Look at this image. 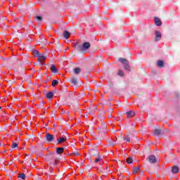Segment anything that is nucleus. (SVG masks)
<instances>
[{
    "instance_id": "f257e3e1",
    "label": "nucleus",
    "mask_w": 180,
    "mask_h": 180,
    "mask_svg": "<svg viewBox=\"0 0 180 180\" xmlns=\"http://www.w3.org/2000/svg\"><path fill=\"white\" fill-rule=\"evenodd\" d=\"M131 139H136V136H134V134L130 132V131H128L127 134L124 136L123 140L127 143H131L133 142Z\"/></svg>"
},
{
    "instance_id": "f03ea898",
    "label": "nucleus",
    "mask_w": 180,
    "mask_h": 180,
    "mask_svg": "<svg viewBox=\"0 0 180 180\" xmlns=\"http://www.w3.org/2000/svg\"><path fill=\"white\" fill-rule=\"evenodd\" d=\"M49 160H54V164L55 165H57V161H58V158H57V155L55 154L54 152H50L49 155L46 156V160L49 161Z\"/></svg>"
},
{
    "instance_id": "7ed1b4c3",
    "label": "nucleus",
    "mask_w": 180,
    "mask_h": 180,
    "mask_svg": "<svg viewBox=\"0 0 180 180\" xmlns=\"http://www.w3.org/2000/svg\"><path fill=\"white\" fill-rule=\"evenodd\" d=\"M118 61L122 63V64L124 65V70H126L127 71H130V66L129 65V62L127 61V59L123 58H120L118 59Z\"/></svg>"
},
{
    "instance_id": "20e7f679",
    "label": "nucleus",
    "mask_w": 180,
    "mask_h": 180,
    "mask_svg": "<svg viewBox=\"0 0 180 180\" xmlns=\"http://www.w3.org/2000/svg\"><path fill=\"white\" fill-rule=\"evenodd\" d=\"M107 129L106 124L103 125V128H99L98 134L99 137L103 139L105 137V134H106Z\"/></svg>"
},
{
    "instance_id": "39448f33",
    "label": "nucleus",
    "mask_w": 180,
    "mask_h": 180,
    "mask_svg": "<svg viewBox=\"0 0 180 180\" xmlns=\"http://www.w3.org/2000/svg\"><path fill=\"white\" fill-rule=\"evenodd\" d=\"M91 47V44L89 42H84L82 46L80 47V51H85V50H88Z\"/></svg>"
},
{
    "instance_id": "423d86ee",
    "label": "nucleus",
    "mask_w": 180,
    "mask_h": 180,
    "mask_svg": "<svg viewBox=\"0 0 180 180\" xmlns=\"http://www.w3.org/2000/svg\"><path fill=\"white\" fill-rule=\"evenodd\" d=\"M146 161H148L150 164H155L157 162V158L155 155H150L147 159Z\"/></svg>"
},
{
    "instance_id": "0eeeda50",
    "label": "nucleus",
    "mask_w": 180,
    "mask_h": 180,
    "mask_svg": "<svg viewBox=\"0 0 180 180\" xmlns=\"http://www.w3.org/2000/svg\"><path fill=\"white\" fill-rule=\"evenodd\" d=\"M46 137V141H48V143H51L53 140H54V135H51L49 133L46 134L45 135Z\"/></svg>"
},
{
    "instance_id": "6e6552de",
    "label": "nucleus",
    "mask_w": 180,
    "mask_h": 180,
    "mask_svg": "<svg viewBox=\"0 0 180 180\" xmlns=\"http://www.w3.org/2000/svg\"><path fill=\"white\" fill-rule=\"evenodd\" d=\"M155 41H160V40H161V37H162L161 32H160V31H155Z\"/></svg>"
},
{
    "instance_id": "1a4fd4ad",
    "label": "nucleus",
    "mask_w": 180,
    "mask_h": 180,
    "mask_svg": "<svg viewBox=\"0 0 180 180\" xmlns=\"http://www.w3.org/2000/svg\"><path fill=\"white\" fill-rule=\"evenodd\" d=\"M153 134H155V136H162V134H164V130L160 129H155L153 131Z\"/></svg>"
},
{
    "instance_id": "9d476101",
    "label": "nucleus",
    "mask_w": 180,
    "mask_h": 180,
    "mask_svg": "<svg viewBox=\"0 0 180 180\" xmlns=\"http://www.w3.org/2000/svg\"><path fill=\"white\" fill-rule=\"evenodd\" d=\"M37 58L39 61L43 62L47 58V56L44 53H40Z\"/></svg>"
},
{
    "instance_id": "9b49d317",
    "label": "nucleus",
    "mask_w": 180,
    "mask_h": 180,
    "mask_svg": "<svg viewBox=\"0 0 180 180\" xmlns=\"http://www.w3.org/2000/svg\"><path fill=\"white\" fill-rule=\"evenodd\" d=\"M51 71L53 74L58 73V69L57 68H56V65L54 64L51 65Z\"/></svg>"
},
{
    "instance_id": "f8f14e48",
    "label": "nucleus",
    "mask_w": 180,
    "mask_h": 180,
    "mask_svg": "<svg viewBox=\"0 0 180 180\" xmlns=\"http://www.w3.org/2000/svg\"><path fill=\"white\" fill-rule=\"evenodd\" d=\"M94 162L96 164H99L100 165H102L103 164V159H102L101 157H98L94 160Z\"/></svg>"
},
{
    "instance_id": "ddd939ff",
    "label": "nucleus",
    "mask_w": 180,
    "mask_h": 180,
    "mask_svg": "<svg viewBox=\"0 0 180 180\" xmlns=\"http://www.w3.org/2000/svg\"><path fill=\"white\" fill-rule=\"evenodd\" d=\"M127 119H130V117H133L134 116H136V112L134 111H129L126 112Z\"/></svg>"
},
{
    "instance_id": "4468645a",
    "label": "nucleus",
    "mask_w": 180,
    "mask_h": 180,
    "mask_svg": "<svg viewBox=\"0 0 180 180\" xmlns=\"http://www.w3.org/2000/svg\"><path fill=\"white\" fill-rule=\"evenodd\" d=\"M67 141V137H60L57 139L58 144H62V143H65Z\"/></svg>"
},
{
    "instance_id": "2eb2a0df",
    "label": "nucleus",
    "mask_w": 180,
    "mask_h": 180,
    "mask_svg": "<svg viewBox=\"0 0 180 180\" xmlns=\"http://www.w3.org/2000/svg\"><path fill=\"white\" fill-rule=\"evenodd\" d=\"M172 174H178V172H179V167L174 166L172 168Z\"/></svg>"
},
{
    "instance_id": "dca6fc26",
    "label": "nucleus",
    "mask_w": 180,
    "mask_h": 180,
    "mask_svg": "<svg viewBox=\"0 0 180 180\" xmlns=\"http://www.w3.org/2000/svg\"><path fill=\"white\" fill-rule=\"evenodd\" d=\"M63 34L65 39H70V36H71V33H70V32H68V30L63 31Z\"/></svg>"
},
{
    "instance_id": "f3484780",
    "label": "nucleus",
    "mask_w": 180,
    "mask_h": 180,
    "mask_svg": "<svg viewBox=\"0 0 180 180\" xmlns=\"http://www.w3.org/2000/svg\"><path fill=\"white\" fill-rule=\"evenodd\" d=\"M73 74H75V75H79V74H81V68H75L73 70Z\"/></svg>"
},
{
    "instance_id": "a211bd4d",
    "label": "nucleus",
    "mask_w": 180,
    "mask_h": 180,
    "mask_svg": "<svg viewBox=\"0 0 180 180\" xmlns=\"http://www.w3.org/2000/svg\"><path fill=\"white\" fill-rule=\"evenodd\" d=\"M155 23L156 26H161L162 25L161 20H160L158 18H155Z\"/></svg>"
},
{
    "instance_id": "6ab92c4d",
    "label": "nucleus",
    "mask_w": 180,
    "mask_h": 180,
    "mask_svg": "<svg viewBox=\"0 0 180 180\" xmlns=\"http://www.w3.org/2000/svg\"><path fill=\"white\" fill-rule=\"evenodd\" d=\"M32 54H34V57H39L40 56V53L36 49H32Z\"/></svg>"
},
{
    "instance_id": "aec40b11",
    "label": "nucleus",
    "mask_w": 180,
    "mask_h": 180,
    "mask_svg": "<svg viewBox=\"0 0 180 180\" xmlns=\"http://www.w3.org/2000/svg\"><path fill=\"white\" fill-rule=\"evenodd\" d=\"M70 82H71L72 85H77V84H78V79L75 77H72V79L70 80Z\"/></svg>"
},
{
    "instance_id": "412c9836",
    "label": "nucleus",
    "mask_w": 180,
    "mask_h": 180,
    "mask_svg": "<svg viewBox=\"0 0 180 180\" xmlns=\"http://www.w3.org/2000/svg\"><path fill=\"white\" fill-rule=\"evenodd\" d=\"M157 65L159 68H163L164 67V61L163 60H158L157 62Z\"/></svg>"
},
{
    "instance_id": "4be33fe9",
    "label": "nucleus",
    "mask_w": 180,
    "mask_h": 180,
    "mask_svg": "<svg viewBox=\"0 0 180 180\" xmlns=\"http://www.w3.org/2000/svg\"><path fill=\"white\" fill-rule=\"evenodd\" d=\"M53 95L54 94H53L52 91H49L48 93L46 94V98H47V99H51Z\"/></svg>"
},
{
    "instance_id": "5701e85b",
    "label": "nucleus",
    "mask_w": 180,
    "mask_h": 180,
    "mask_svg": "<svg viewBox=\"0 0 180 180\" xmlns=\"http://www.w3.org/2000/svg\"><path fill=\"white\" fill-rule=\"evenodd\" d=\"M64 153V148H56V154H63Z\"/></svg>"
},
{
    "instance_id": "b1692460",
    "label": "nucleus",
    "mask_w": 180,
    "mask_h": 180,
    "mask_svg": "<svg viewBox=\"0 0 180 180\" xmlns=\"http://www.w3.org/2000/svg\"><path fill=\"white\" fill-rule=\"evenodd\" d=\"M18 178H20L21 179H26V174L25 173H21L18 174Z\"/></svg>"
},
{
    "instance_id": "393cba45",
    "label": "nucleus",
    "mask_w": 180,
    "mask_h": 180,
    "mask_svg": "<svg viewBox=\"0 0 180 180\" xmlns=\"http://www.w3.org/2000/svg\"><path fill=\"white\" fill-rule=\"evenodd\" d=\"M58 85V80H53L52 81V86H57Z\"/></svg>"
},
{
    "instance_id": "a878e982",
    "label": "nucleus",
    "mask_w": 180,
    "mask_h": 180,
    "mask_svg": "<svg viewBox=\"0 0 180 180\" xmlns=\"http://www.w3.org/2000/svg\"><path fill=\"white\" fill-rule=\"evenodd\" d=\"M140 171V167H134L133 169V172L134 174H137L138 172Z\"/></svg>"
},
{
    "instance_id": "bb28decb",
    "label": "nucleus",
    "mask_w": 180,
    "mask_h": 180,
    "mask_svg": "<svg viewBox=\"0 0 180 180\" xmlns=\"http://www.w3.org/2000/svg\"><path fill=\"white\" fill-rule=\"evenodd\" d=\"M18 144L16 142H13V143L11 144V148H17Z\"/></svg>"
},
{
    "instance_id": "cd10ccee",
    "label": "nucleus",
    "mask_w": 180,
    "mask_h": 180,
    "mask_svg": "<svg viewBox=\"0 0 180 180\" xmlns=\"http://www.w3.org/2000/svg\"><path fill=\"white\" fill-rule=\"evenodd\" d=\"M35 19H36L37 20H38L39 22H41V20H43V18H42L41 16H40V15L36 16V17H35Z\"/></svg>"
},
{
    "instance_id": "c85d7f7f",
    "label": "nucleus",
    "mask_w": 180,
    "mask_h": 180,
    "mask_svg": "<svg viewBox=\"0 0 180 180\" xmlns=\"http://www.w3.org/2000/svg\"><path fill=\"white\" fill-rule=\"evenodd\" d=\"M117 75H119V77H123L124 73L122 70H118Z\"/></svg>"
},
{
    "instance_id": "c756f323",
    "label": "nucleus",
    "mask_w": 180,
    "mask_h": 180,
    "mask_svg": "<svg viewBox=\"0 0 180 180\" xmlns=\"http://www.w3.org/2000/svg\"><path fill=\"white\" fill-rule=\"evenodd\" d=\"M127 164H131V163L133 162V158H128L127 159Z\"/></svg>"
},
{
    "instance_id": "7c9ffc66",
    "label": "nucleus",
    "mask_w": 180,
    "mask_h": 180,
    "mask_svg": "<svg viewBox=\"0 0 180 180\" xmlns=\"http://www.w3.org/2000/svg\"><path fill=\"white\" fill-rule=\"evenodd\" d=\"M74 154H75V155H79V153H78V152H75Z\"/></svg>"
},
{
    "instance_id": "2f4dec72",
    "label": "nucleus",
    "mask_w": 180,
    "mask_h": 180,
    "mask_svg": "<svg viewBox=\"0 0 180 180\" xmlns=\"http://www.w3.org/2000/svg\"><path fill=\"white\" fill-rule=\"evenodd\" d=\"M8 164H10V165H12V164H13V160H11Z\"/></svg>"
},
{
    "instance_id": "473e14b6",
    "label": "nucleus",
    "mask_w": 180,
    "mask_h": 180,
    "mask_svg": "<svg viewBox=\"0 0 180 180\" xmlns=\"http://www.w3.org/2000/svg\"><path fill=\"white\" fill-rule=\"evenodd\" d=\"M56 115V112L53 111L52 112V116H55Z\"/></svg>"
},
{
    "instance_id": "72a5a7b5",
    "label": "nucleus",
    "mask_w": 180,
    "mask_h": 180,
    "mask_svg": "<svg viewBox=\"0 0 180 180\" xmlns=\"http://www.w3.org/2000/svg\"><path fill=\"white\" fill-rule=\"evenodd\" d=\"M111 146H115V143H110Z\"/></svg>"
},
{
    "instance_id": "f704fd0d",
    "label": "nucleus",
    "mask_w": 180,
    "mask_h": 180,
    "mask_svg": "<svg viewBox=\"0 0 180 180\" xmlns=\"http://www.w3.org/2000/svg\"><path fill=\"white\" fill-rule=\"evenodd\" d=\"M4 153H6V150H4V152H3Z\"/></svg>"
},
{
    "instance_id": "c9c22d12",
    "label": "nucleus",
    "mask_w": 180,
    "mask_h": 180,
    "mask_svg": "<svg viewBox=\"0 0 180 180\" xmlns=\"http://www.w3.org/2000/svg\"><path fill=\"white\" fill-rule=\"evenodd\" d=\"M70 48L69 47H68V48H66V50H68Z\"/></svg>"
},
{
    "instance_id": "e433bc0d",
    "label": "nucleus",
    "mask_w": 180,
    "mask_h": 180,
    "mask_svg": "<svg viewBox=\"0 0 180 180\" xmlns=\"http://www.w3.org/2000/svg\"><path fill=\"white\" fill-rule=\"evenodd\" d=\"M39 43V44H41V42H38Z\"/></svg>"
},
{
    "instance_id": "4c0bfd02",
    "label": "nucleus",
    "mask_w": 180,
    "mask_h": 180,
    "mask_svg": "<svg viewBox=\"0 0 180 180\" xmlns=\"http://www.w3.org/2000/svg\"><path fill=\"white\" fill-rule=\"evenodd\" d=\"M76 102H78V100L76 99Z\"/></svg>"
},
{
    "instance_id": "58836bf2",
    "label": "nucleus",
    "mask_w": 180,
    "mask_h": 180,
    "mask_svg": "<svg viewBox=\"0 0 180 180\" xmlns=\"http://www.w3.org/2000/svg\"><path fill=\"white\" fill-rule=\"evenodd\" d=\"M0 109H2V107L0 106Z\"/></svg>"
},
{
    "instance_id": "ea45409f",
    "label": "nucleus",
    "mask_w": 180,
    "mask_h": 180,
    "mask_svg": "<svg viewBox=\"0 0 180 180\" xmlns=\"http://www.w3.org/2000/svg\"><path fill=\"white\" fill-rule=\"evenodd\" d=\"M120 139H122V136H120Z\"/></svg>"
}]
</instances>
